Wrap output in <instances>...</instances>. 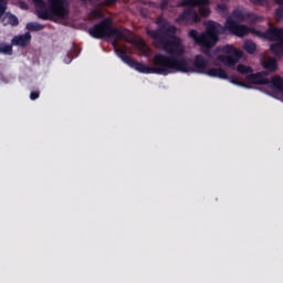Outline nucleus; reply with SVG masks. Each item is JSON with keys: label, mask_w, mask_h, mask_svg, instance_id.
Masks as SVG:
<instances>
[{"label": "nucleus", "mask_w": 283, "mask_h": 283, "mask_svg": "<svg viewBox=\"0 0 283 283\" xmlns=\"http://www.w3.org/2000/svg\"><path fill=\"white\" fill-rule=\"evenodd\" d=\"M118 0H103L101 2V6H105V7H109V6H114V3H117Z\"/></svg>", "instance_id": "nucleus-26"}, {"label": "nucleus", "mask_w": 283, "mask_h": 283, "mask_svg": "<svg viewBox=\"0 0 283 283\" xmlns=\"http://www.w3.org/2000/svg\"><path fill=\"white\" fill-rule=\"evenodd\" d=\"M220 24L210 21L206 28V31L199 33L198 30L192 29L188 32L189 39H192L196 45L203 48L205 50H211L218 45L220 41V31L218 28Z\"/></svg>", "instance_id": "nucleus-4"}, {"label": "nucleus", "mask_w": 283, "mask_h": 283, "mask_svg": "<svg viewBox=\"0 0 283 283\" xmlns=\"http://www.w3.org/2000/svg\"><path fill=\"white\" fill-rule=\"evenodd\" d=\"M8 23H10L13 28H17V25H19V18H17L14 14H10L8 17Z\"/></svg>", "instance_id": "nucleus-24"}, {"label": "nucleus", "mask_w": 283, "mask_h": 283, "mask_svg": "<svg viewBox=\"0 0 283 283\" xmlns=\"http://www.w3.org/2000/svg\"><path fill=\"white\" fill-rule=\"evenodd\" d=\"M112 25H114V20L111 17L103 18V20L88 29V34L93 39H107Z\"/></svg>", "instance_id": "nucleus-7"}, {"label": "nucleus", "mask_w": 283, "mask_h": 283, "mask_svg": "<svg viewBox=\"0 0 283 283\" xmlns=\"http://www.w3.org/2000/svg\"><path fill=\"white\" fill-rule=\"evenodd\" d=\"M81 1L85 2V1H92V0H81Z\"/></svg>", "instance_id": "nucleus-34"}, {"label": "nucleus", "mask_w": 283, "mask_h": 283, "mask_svg": "<svg viewBox=\"0 0 283 283\" xmlns=\"http://www.w3.org/2000/svg\"><path fill=\"white\" fill-rule=\"evenodd\" d=\"M232 17L237 19V21H247L248 23H256L258 21V15L251 12H244L242 9H234Z\"/></svg>", "instance_id": "nucleus-13"}, {"label": "nucleus", "mask_w": 283, "mask_h": 283, "mask_svg": "<svg viewBox=\"0 0 283 283\" xmlns=\"http://www.w3.org/2000/svg\"><path fill=\"white\" fill-rule=\"evenodd\" d=\"M72 60H64V63L70 64Z\"/></svg>", "instance_id": "nucleus-33"}, {"label": "nucleus", "mask_w": 283, "mask_h": 283, "mask_svg": "<svg viewBox=\"0 0 283 283\" xmlns=\"http://www.w3.org/2000/svg\"><path fill=\"white\" fill-rule=\"evenodd\" d=\"M167 6H169V0H161L160 9L161 10H167Z\"/></svg>", "instance_id": "nucleus-28"}, {"label": "nucleus", "mask_w": 283, "mask_h": 283, "mask_svg": "<svg viewBox=\"0 0 283 283\" xmlns=\"http://www.w3.org/2000/svg\"><path fill=\"white\" fill-rule=\"evenodd\" d=\"M214 65H218V63H214Z\"/></svg>", "instance_id": "nucleus-35"}, {"label": "nucleus", "mask_w": 283, "mask_h": 283, "mask_svg": "<svg viewBox=\"0 0 283 283\" xmlns=\"http://www.w3.org/2000/svg\"><path fill=\"white\" fill-rule=\"evenodd\" d=\"M217 8L218 10H227V6L224 4H218Z\"/></svg>", "instance_id": "nucleus-31"}, {"label": "nucleus", "mask_w": 283, "mask_h": 283, "mask_svg": "<svg viewBox=\"0 0 283 283\" xmlns=\"http://www.w3.org/2000/svg\"><path fill=\"white\" fill-rule=\"evenodd\" d=\"M116 54H119V59H122L123 63H126L129 67H133V70H136V72H139V74H170L171 72V60L170 56L164 55V54H157L154 57V65L147 66V64H144L142 62H138L132 56L127 55V51L123 49H115Z\"/></svg>", "instance_id": "nucleus-2"}, {"label": "nucleus", "mask_w": 283, "mask_h": 283, "mask_svg": "<svg viewBox=\"0 0 283 283\" xmlns=\"http://www.w3.org/2000/svg\"><path fill=\"white\" fill-rule=\"evenodd\" d=\"M0 54H8L9 56H11L12 45L7 43H0Z\"/></svg>", "instance_id": "nucleus-22"}, {"label": "nucleus", "mask_w": 283, "mask_h": 283, "mask_svg": "<svg viewBox=\"0 0 283 283\" xmlns=\"http://www.w3.org/2000/svg\"><path fill=\"white\" fill-rule=\"evenodd\" d=\"M32 41V34L25 32L24 34L14 35L11 40V44L18 48H28Z\"/></svg>", "instance_id": "nucleus-14"}, {"label": "nucleus", "mask_w": 283, "mask_h": 283, "mask_svg": "<svg viewBox=\"0 0 283 283\" xmlns=\"http://www.w3.org/2000/svg\"><path fill=\"white\" fill-rule=\"evenodd\" d=\"M230 78V83L233 85H239L240 87H247V84L240 80V77L232 75Z\"/></svg>", "instance_id": "nucleus-23"}, {"label": "nucleus", "mask_w": 283, "mask_h": 283, "mask_svg": "<svg viewBox=\"0 0 283 283\" xmlns=\"http://www.w3.org/2000/svg\"><path fill=\"white\" fill-rule=\"evenodd\" d=\"M157 24L158 29L148 30L147 35L154 40V45L157 50H164V52L170 54V72L206 74L209 61L201 54L195 56L193 66H191V60L175 56V54L180 55L185 52L180 45V39L176 38L178 29L165 20H158Z\"/></svg>", "instance_id": "nucleus-1"}, {"label": "nucleus", "mask_w": 283, "mask_h": 283, "mask_svg": "<svg viewBox=\"0 0 283 283\" xmlns=\"http://www.w3.org/2000/svg\"><path fill=\"white\" fill-rule=\"evenodd\" d=\"M270 85H272L273 90H276V92L283 93V77L282 76H274L272 80H270Z\"/></svg>", "instance_id": "nucleus-17"}, {"label": "nucleus", "mask_w": 283, "mask_h": 283, "mask_svg": "<svg viewBox=\"0 0 283 283\" xmlns=\"http://www.w3.org/2000/svg\"><path fill=\"white\" fill-rule=\"evenodd\" d=\"M88 17L91 21H94V19H105V13L99 8H94L90 11Z\"/></svg>", "instance_id": "nucleus-19"}, {"label": "nucleus", "mask_w": 283, "mask_h": 283, "mask_svg": "<svg viewBox=\"0 0 283 283\" xmlns=\"http://www.w3.org/2000/svg\"><path fill=\"white\" fill-rule=\"evenodd\" d=\"M200 21V15L193 9H186L181 14L176 18V23L179 25H191Z\"/></svg>", "instance_id": "nucleus-10"}, {"label": "nucleus", "mask_w": 283, "mask_h": 283, "mask_svg": "<svg viewBox=\"0 0 283 283\" xmlns=\"http://www.w3.org/2000/svg\"><path fill=\"white\" fill-rule=\"evenodd\" d=\"M253 6H264L265 0H251Z\"/></svg>", "instance_id": "nucleus-30"}, {"label": "nucleus", "mask_w": 283, "mask_h": 283, "mask_svg": "<svg viewBox=\"0 0 283 283\" xmlns=\"http://www.w3.org/2000/svg\"><path fill=\"white\" fill-rule=\"evenodd\" d=\"M129 34V30L125 28H114V24L111 25V29L108 31L107 39H114L112 45L114 46V50H120L116 45H118V41L125 39Z\"/></svg>", "instance_id": "nucleus-11"}, {"label": "nucleus", "mask_w": 283, "mask_h": 283, "mask_svg": "<svg viewBox=\"0 0 283 283\" xmlns=\"http://www.w3.org/2000/svg\"><path fill=\"white\" fill-rule=\"evenodd\" d=\"M220 52L228 55H218L217 61L222 63L226 67H231V70L235 69V64L240 63V59H242V51L233 48V45H224L220 49Z\"/></svg>", "instance_id": "nucleus-5"}, {"label": "nucleus", "mask_w": 283, "mask_h": 283, "mask_svg": "<svg viewBox=\"0 0 283 283\" xmlns=\"http://www.w3.org/2000/svg\"><path fill=\"white\" fill-rule=\"evenodd\" d=\"M32 0L39 19L54 21L70 17V1L67 0Z\"/></svg>", "instance_id": "nucleus-3"}, {"label": "nucleus", "mask_w": 283, "mask_h": 283, "mask_svg": "<svg viewBox=\"0 0 283 283\" xmlns=\"http://www.w3.org/2000/svg\"><path fill=\"white\" fill-rule=\"evenodd\" d=\"M275 17H276V19H282L283 18V9H276Z\"/></svg>", "instance_id": "nucleus-29"}, {"label": "nucleus", "mask_w": 283, "mask_h": 283, "mask_svg": "<svg viewBox=\"0 0 283 283\" xmlns=\"http://www.w3.org/2000/svg\"><path fill=\"white\" fill-rule=\"evenodd\" d=\"M275 3H277V6H283V0H275Z\"/></svg>", "instance_id": "nucleus-32"}, {"label": "nucleus", "mask_w": 283, "mask_h": 283, "mask_svg": "<svg viewBox=\"0 0 283 283\" xmlns=\"http://www.w3.org/2000/svg\"><path fill=\"white\" fill-rule=\"evenodd\" d=\"M263 38L268 39V41H277L276 43L270 46L272 53L275 56L283 55V29L282 28H273L271 27L265 32H263Z\"/></svg>", "instance_id": "nucleus-6"}, {"label": "nucleus", "mask_w": 283, "mask_h": 283, "mask_svg": "<svg viewBox=\"0 0 283 283\" xmlns=\"http://www.w3.org/2000/svg\"><path fill=\"white\" fill-rule=\"evenodd\" d=\"M269 73L266 72H259V73H251L247 75L248 83H252V85H270L271 80L269 77Z\"/></svg>", "instance_id": "nucleus-12"}, {"label": "nucleus", "mask_w": 283, "mask_h": 283, "mask_svg": "<svg viewBox=\"0 0 283 283\" xmlns=\"http://www.w3.org/2000/svg\"><path fill=\"white\" fill-rule=\"evenodd\" d=\"M44 28H45V25H43L39 22L27 23V30H29V32H41V30H43Z\"/></svg>", "instance_id": "nucleus-20"}, {"label": "nucleus", "mask_w": 283, "mask_h": 283, "mask_svg": "<svg viewBox=\"0 0 283 283\" xmlns=\"http://www.w3.org/2000/svg\"><path fill=\"white\" fill-rule=\"evenodd\" d=\"M237 72H239V74H253V67L247 66L244 64H239L237 66Z\"/></svg>", "instance_id": "nucleus-21"}, {"label": "nucleus", "mask_w": 283, "mask_h": 283, "mask_svg": "<svg viewBox=\"0 0 283 283\" xmlns=\"http://www.w3.org/2000/svg\"><path fill=\"white\" fill-rule=\"evenodd\" d=\"M39 96H41V92H39V91H33L30 93L31 101H36V98H39Z\"/></svg>", "instance_id": "nucleus-27"}, {"label": "nucleus", "mask_w": 283, "mask_h": 283, "mask_svg": "<svg viewBox=\"0 0 283 283\" xmlns=\"http://www.w3.org/2000/svg\"><path fill=\"white\" fill-rule=\"evenodd\" d=\"M226 28L227 30H229V32H231V34H234L235 36H240L241 39L247 36L248 34H251V28H249L245 24H240L231 18L227 19Z\"/></svg>", "instance_id": "nucleus-8"}, {"label": "nucleus", "mask_w": 283, "mask_h": 283, "mask_svg": "<svg viewBox=\"0 0 283 283\" xmlns=\"http://www.w3.org/2000/svg\"><path fill=\"white\" fill-rule=\"evenodd\" d=\"M243 50H245L248 54H255L258 51V44L251 40H248L243 43Z\"/></svg>", "instance_id": "nucleus-18"}, {"label": "nucleus", "mask_w": 283, "mask_h": 283, "mask_svg": "<svg viewBox=\"0 0 283 283\" xmlns=\"http://www.w3.org/2000/svg\"><path fill=\"white\" fill-rule=\"evenodd\" d=\"M262 65L268 72H277V60L275 57H268L262 62Z\"/></svg>", "instance_id": "nucleus-16"}, {"label": "nucleus", "mask_w": 283, "mask_h": 283, "mask_svg": "<svg viewBox=\"0 0 283 283\" xmlns=\"http://www.w3.org/2000/svg\"><path fill=\"white\" fill-rule=\"evenodd\" d=\"M6 10H8V2L6 0H0V19L6 14Z\"/></svg>", "instance_id": "nucleus-25"}, {"label": "nucleus", "mask_w": 283, "mask_h": 283, "mask_svg": "<svg viewBox=\"0 0 283 283\" xmlns=\"http://www.w3.org/2000/svg\"><path fill=\"white\" fill-rule=\"evenodd\" d=\"M209 0H182L181 6L187 8H199L200 17H209L211 10L209 9Z\"/></svg>", "instance_id": "nucleus-9"}, {"label": "nucleus", "mask_w": 283, "mask_h": 283, "mask_svg": "<svg viewBox=\"0 0 283 283\" xmlns=\"http://www.w3.org/2000/svg\"><path fill=\"white\" fill-rule=\"evenodd\" d=\"M207 76H210L211 78H222L223 81H227L229 78V74H227V71H224L222 67H212L207 69L206 73Z\"/></svg>", "instance_id": "nucleus-15"}]
</instances>
